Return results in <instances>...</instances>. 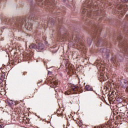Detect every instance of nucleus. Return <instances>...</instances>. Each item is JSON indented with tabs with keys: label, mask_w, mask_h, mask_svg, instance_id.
Masks as SVG:
<instances>
[{
	"label": "nucleus",
	"mask_w": 128,
	"mask_h": 128,
	"mask_svg": "<svg viewBox=\"0 0 128 128\" xmlns=\"http://www.w3.org/2000/svg\"><path fill=\"white\" fill-rule=\"evenodd\" d=\"M114 94H116V92H112L111 95H110L108 98L109 100H114L116 98V97H114Z\"/></svg>",
	"instance_id": "nucleus-3"
},
{
	"label": "nucleus",
	"mask_w": 128,
	"mask_h": 128,
	"mask_svg": "<svg viewBox=\"0 0 128 128\" xmlns=\"http://www.w3.org/2000/svg\"><path fill=\"white\" fill-rule=\"evenodd\" d=\"M44 45L42 42H40L38 44V46H37V48L38 50H44Z\"/></svg>",
	"instance_id": "nucleus-2"
},
{
	"label": "nucleus",
	"mask_w": 128,
	"mask_h": 128,
	"mask_svg": "<svg viewBox=\"0 0 128 128\" xmlns=\"http://www.w3.org/2000/svg\"><path fill=\"white\" fill-rule=\"evenodd\" d=\"M119 40H120V38H122V36L120 37V38H118Z\"/></svg>",
	"instance_id": "nucleus-14"
},
{
	"label": "nucleus",
	"mask_w": 128,
	"mask_h": 128,
	"mask_svg": "<svg viewBox=\"0 0 128 128\" xmlns=\"http://www.w3.org/2000/svg\"><path fill=\"white\" fill-rule=\"evenodd\" d=\"M30 48H33L34 50H36V48H38L36 45L34 44H32L29 46Z\"/></svg>",
	"instance_id": "nucleus-4"
},
{
	"label": "nucleus",
	"mask_w": 128,
	"mask_h": 128,
	"mask_svg": "<svg viewBox=\"0 0 128 128\" xmlns=\"http://www.w3.org/2000/svg\"><path fill=\"white\" fill-rule=\"evenodd\" d=\"M60 114L61 116H62V113H61V114Z\"/></svg>",
	"instance_id": "nucleus-15"
},
{
	"label": "nucleus",
	"mask_w": 128,
	"mask_h": 128,
	"mask_svg": "<svg viewBox=\"0 0 128 128\" xmlns=\"http://www.w3.org/2000/svg\"><path fill=\"white\" fill-rule=\"evenodd\" d=\"M88 8H90V6H88Z\"/></svg>",
	"instance_id": "nucleus-17"
},
{
	"label": "nucleus",
	"mask_w": 128,
	"mask_h": 128,
	"mask_svg": "<svg viewBox=\"0 0 128 128\" xmlns=\"http://www.w3.org/2000/svg\"><path fill=\"white\" fill-rule=\"evenodd\" d=\"M32 97L34 98V96H32Z\"/></svg>",
	"instance_id": "nucleus-18"
},
{
	"label": "nucleus",
	"mask_w": 128,
	"mask_h": 128,
	"mask_svg": "<svg viewBox=\"0 0 128 128\" xmlns=\"http://www.w3.org/2000/svg\"><path fill=\"white\" fill-rule=\"evenodd\" d=\"M84 88L85 90H92V88L89 85L85 86Z\"/></svg>",
	"instance_id": "nucleus-5"
},
{
	"label": "nucleus",
	"mask_w": 128,
	"mask_h": 128,
	"mask_svg": "<svg viewBox=\"0 0 128 128\" xmlns=\"http://www.w3.org/2000/svg\"><path fill=\"white\" fill-rule=\"evenodd\" d=\"M86 10L85 9L84 10H82V14H86Z\"/></svg>",
	"instance_id": "nucleus-7"
},
{
	"label": "nucleus",
	"mask_w": 128,
	"mask_h": 128,
	"mask_svg": "<svg viewBox=\"0 0 128 128\" xmlns=\"http://www.w3.org/2000/svg\"><path fill=\"white\" fill-rule=\"evenodd\" d=\"M104 56H106V54H104Z\"/></svg>",
	"instance_id": "nucleus-19"
},
{
	"label": "nucleus",
	"mask_w": 128,
	"mask_h": 128,
	"mask_svg": "<svg viewBox=\"0 0 128 128\" xmlns=\"http://www.w3.org/2000/svg\"><path fill=\"white\" fill-rule=\"evenodd\" d=\"M4 127V125L1 124L0 125V128H2Z\"/></svg>",
	"instance_id": "nucleus-12"
},
{
	"label": "nucleus",
	"mask_w": 128,
	"mask_h": 128,
	"mask_svg": "<svg viewBox=\"0 0 128 128\" xmlns=\"http://www.w3.org/2000/svg\"><path fill=\"white\" fill-rule=\"evenodd\" d=\"M34 94H36V92H34Z\"/></svg>",
	"instance_id": "nucleus-16"
},
{
	"label": "nucleus",
	"mask_w": 128,
	"mask_h": 128,
	"mask_svg": "<svg viewBox=\"0 0 128 128\" xmlns=\"http://www.w3.org/2000/svg\"><path fill=\"white\" fill-rule=\"evenodd\" d=\"M101 50L104 54L106 50V49H102Z\"/></svg>",
	"instance_id": "nucleus-8"
},
{
	"label": "nucleus",
	"mask_w": 128,
	"mask_h": 128,
	"mask_svg": "<svg viewBox=\"0 0 128 128\" xmlns=\"http://www.w3.org/2000/svg\"><path fill=\"white\" fill-rule=\"evenodd\" d=\"M76 86H72V88H76Z\"/></svg>",
	"instance_id": "nucleus-11"
},
{
	"label": "nucleus",
	"mask_w": 128,
	"mask_h": 128,
	"mask_svg": "<svg viewBox=\"0 0 128 128\" xmlns=\"http://www.w3.org/2000/svg\"><path fill=\"white\" fill-rule=\"evenodd\" d=\"M0 94H2V92H0Z\"/></svg>",
	"instance_id": "nucleus-13"
},
{
	"label": "nucleus",
	"mask_w": 128,
	"mask_h": 128,
	"mask_svg": "<svg viewBox=\"0 0 128 128\" xmlns=\"http://www.w3.org/2000/svg\"><path fill=\"white\" fill-rule=\"evenodd\" d=\"M78 44H80L81 46H82V43L80 42V40L78 41Z\"/></svg>",
	"instance_id": "nucleus-9"
},
{
	"label": "nucleus",
	"mask_w": 128,
	"mask_h": 128,
	"mask_svg": "<svg viewBox=\"0 0 128 128\" xmlns=\"http://www.w3.org/2000/svg\"><path fill=\"white\" fill-rule=\"evenodd\" d=\"M124 2H128V0H122Z\"/></svg>",
	"instance_id": "nucleus-10"
},
{
	"label": "nucleus",
	"mask_w": 128,
	"mask_h": 128,
	"mask_svg": "<svg viewBox=\"0 0 128 128\" xmlns=\"http://www.w3.org/2000/svg\"><path fill=\"white\" fill-rule=\"evenodd\" d=\"M78 90V86H76V88H72V92H76Z\"/></svg>",
	"instance_id": "nucleus-6"
},
{
	"label": "nucleus",
	"mask_w": 128,
	"mask_h": 128,
	"mask_svg": "<svg viewBox=\"0 0 128 128\" xmlns=\"http://www.w3.org/2000/svg\"><path fill=\"white\" fill-rule=\"evenodd\" d=\"M120 86L123 88H126V91L128 92V81L126 80H123L121 82Z\"/></svg>",
	"instance_id": "nucleus-1"
}]
</instances>
